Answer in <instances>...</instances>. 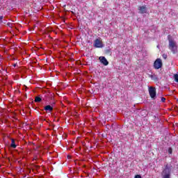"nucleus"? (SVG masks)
<instances>
[{
    "label": "nucleus",
    "instance_id": "f257e3e1",
    "mask_svg": "<svg viewBox=\"0 0 178 178\" xmlns=\"http://www.w3.org/2000/svg\"><path fill=\"white\" fill-rule=\"evenodd\" d=\"M168 48L170 49V51L172 52V54H177V44H176L175 41L172 39V36L169 35L168 36Z\"/></svg>",
    "mask_w": 178,
    "mask_h": 178
},
{
    "label": "nucleus",
    "instance_id": "f03ea898",
    "mask_svg": "<svg viewBox=\"0 0 178 178\" xmlns=\"http://www.w3.org/2000/svg\"><path fill=\"white\" fill-rule=\"evenodd\" d=\"M149 94L152 99H155V97H156V89L152 86L149 87Z\"/></svg>",
    "mask_w": 178,
    "mask_h": 178
},
{
    "label": "nucleus",
    "instance_id": "7ed1b4c3",
    "mask_svg": "<svg viewBox=\"0 0 178 178\" xmlns=\"http://www.w3.org/2000/svg\"><path fill=\"white\" fill-rule=\"evenodd\" d=\"M162 66H163L162 60L161 58H157L154 63V69H156V70L161 69Z\"/></svg>",
    "mask_w": 178,
    "mask_h": 178
},
{
    "label": "nucleus",
    "instance_id": "20e7f679",
    "mask_svg": "<svg viewBox=\"0 0 178 178\" xmlns=\"http://www.w3.org/2000/svg\"><path fill=\"white\" fill-rule=\"evenodd\" d=\"M95 48H102L104 44H102V41L101 40V38L96 39L93 44Z\"/></svg>",
    "mask_w": 178,
    "mask_h": 178
},
{
    "label": "nucleus",
    "instance_id": "39448f33",
    "mask_svg": "<svg viewBox=\"0 0 178 178\" xmlns=\"http://www.w3.org/2000/svg\"><path fill=\"white\" fill-rule=\"evenodd\" d=\"M138 10H139V13H141V15H144V13H147V6H139L138 8Z\"/></svg>",
    "mask_w": 178,
    "mask_h": 178
},
{
    "label": "nucleus",
    "instance_id": "423d86ee",
    "mask_svg": "<svg viewBox=\"0 0 178 178\" xmlns=\"http://www.w3.org/2000/svg\"><path fill=\"white\" fill-rule=\"evenodd\" d=\"M99 59L101 63L104 65V66H108V65H109V62H108V60H106V58L104 56H100Z\"/></svg>",
    "mask_w": 178,
    "mask_h": 178
},
{
    "label": "nucleus",
    "instance_id": "0eeeda50",
    "mask_svg": "<svg viewBox=\"0 0 178 178\" xmlns=\"http://www.w3.org/2000/svg\"><path fill=\"white\" fill-rule=\"evenodd\" d=\"M44 109L46 112H52L54 111V107L51 105H47L44 106Z\"/></svg>",
    "mask_w": 178,
    "mask_h": 178
},
{
    "label": "nucleus",
    "instance_id": "6e6552de",
    "mask_svg": "<svg viewBox=\"0 0 178 178\" xmlns=\"http://www.w3.org/2000/svg\"><path fill=\"white\" fill-rule=\"evenodd\" d=\"M163 173L165 175H163V178H170V172L166 173V170L163 171Z\"/></svg>",
    "mask_w": 178,
    "mask_h": 178
},
{
    "label": "nucleus",
    "instance_id": "1a4fd4ad",
    "mask_svg": "<svg viewBox=\"0 0 178 178\" xmlns=\"http://www.w3.org/2000/svg\"><path fill=\"white\" fill-rule=\"evenodd\" d=\"M149 77L154 81H158V76H156V75H155V74L149 75Z\"/></svg>",
    "mask_w": 178,
    "mask_h": 178
},
{
    "label": "nucleus",
    "instance_id": "9d476101",
    "mask_svg": "<svg viewBox=\"0 0 178 178\" xmlns=\"http://www.w3.org/2000/svg\"><path fill=\"white\" fill-rule=\"evenodd\" d=\"M10 147H11V148H16V147H17L16 143H15V139H13V138L11 139Z\"/></svg>",
    "mask_w": 178,
    "mask_h": 178
},
{
    "label": "nucleus",
    "instance_id": "9b49d317",
    "mask_svg": "<svg viewBox=\"0 0 178 178\" xmlns=\"http://www.w3.org/2000/svg\"><path fill=\"white\" fill-rule=\"evenodd\" d=\"M42 101V99L40 97H35V102H41Z\"/></svg>",
    "mask_w": 178,
    "mask_h": 178
},
{
    "label": "nucleus",
    "instance_id": "f8f14e48",
    "mask_svg": "<svg viewBox=\"0 0 178 178\" xmlns=\"http://www.w3.org/2000/svg\"><path fill=\"white\" fill-rule=\"evenodd\" d=\"M174 79H175V81H176V83H178V74H174Z\"/></svg>",
    "mask_w": 178,
    "mask_h": 178
},
{
    "label": "nucleus",
    "instance_id": "ddd939ff",
    "mask_svg": "<svg viewBox=\"0 0 178 178\" xmlns=\"http://www.w3.org/2000/svg\"><path fill=\"white\" fill-rule=\"evenodd\" d=\"M173 152V149H172V147H169L168 148V154H170L171 155V154Z\"/></svg>",
    "mask_w": 178,
    "mask_h": 178
},
{
    "label": "nucleus",
    "instance_id": "4468645a",
    "mask_svg": "<svg viewBox=\"0 0 178 178\" xmlns=\"http://www.w3.org/2000/svg\"><path fill=\"white\" fill-rule=\"evenodd\" d=\"M162 57L163 58V59H168V55L166 54H163Z\"/></svg>",
    "mask_w": 178,
    "mask_h": 178
},
{
    "label": "nucleus",
    "instance_id": "2eb2a0df",
    "mask_svg": "<svg viewBox=\"0 0 178 178\" xmlns=\"http://www.w3.org/2000/svg\"><path fill=\"white\" fill-rule=\"evenodd\" d=\"M166 102V98L161 97V102Z\"/></svg>",
    "mask_w": 178,
    "mask_h": 178
},
{
    "label": "nucleus",
    "instance_id": "dca6fc26",
    "mask_svg": "<svg viewBox=\"0 0 178 178\" xmlns=\"http://www.w3.org/2000/svg\"><path fill=\"white\" fill-rule=\"evenodd\" d=\"M134 178H142V177H141V175H136V176L134 177Z\"/></svg>",
    "mask_w": 178,
    "mask_h": 178
},
{
    "label": "nucleus",
    "instance_id": "f3484780",
    "mask_svg": "<svg viewBox=\"0 0 178 178\" xmlns=\"http://www.w3.org/2000/svg\"><path fill=\"white\" fill-rule=\"evenodd\" d=\"M106 54H111V50L110 49L106 50Z\"/></svg>",
    "mask_w": 178,
    "mask_h": 178
},
{
    "label": "nucleus",
    "instance_id": "a211bd4d",
    "mask_svg": "<svg viewBox=\"0 0 178 178\" xmlns=\"http://www.w3.org/2000/svg\"><path fill=\"white\" fill-rule=\"evenodd\" d=\"M2 19H3V16H0V22H2Z\"/></svg>",
    "mask_w": 178,
    "mask_h": 178
},
{
    "label": "nucleus",
    "instance_id": "6ab92c4d",
    "mask_svg": "<svg viewBox=\"0 0 178 178\" xmlns=\"http://www.w3.org/2000/svg\"><path fill=\"white\" fill-rule=\"evenodd\" d=\"M16 66H17V63L13 64V67H16Z\"/></svg>",
    "mask_w": 178,
    "mask_h": 178
},
{
    "label": "nucleus",
    "instance_id": "aec40b11",
    "mask_svg": "<svg viewBox=\"0 0 178 178\" xmlns=\"http://www.w3.org/2000/svg\"><path fill=\"white\" fill-rule=\"evenodd\" d=\"M8 26H10V23L7 24Z\"/></svg>",
    "mask_w": 178,
    "mask_h": 178
}]
</instances>
